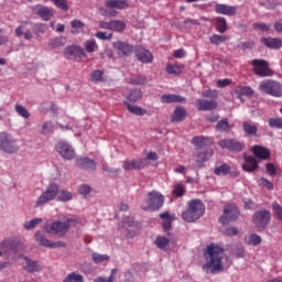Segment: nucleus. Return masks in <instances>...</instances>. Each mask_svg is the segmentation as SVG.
I'll return each mask as SVG.
<instances>
[{
  "instance_id": "nucleus-1",
  "label": "nucleus",
  "mask_w": 282,
  "mask_h": 282,
  "mask_svg": "<svg viewBox=\"0 0 282 282\" xmlns=\"http://www.w3.org/2000/svg\"><path fill=\"white\" fill-rule=\"evenodd\" d=\"M204 258L206 263L203 265V270L207 274L224 272L232 265V261L224 253V249L219 245H208Z\"/></svg>"
},
{
  "instance_id": "nucleus-2",
  "label": "nucleus",
  "mask_w": 282,
  "mask_h": 282,
  "mask_svg": "<svg viewBox=\"0 0 282 282\" xmlns=\"http://www.w3.org/2000/svg\"><path fill=\"white\" fill-rule=\"evenodd\" d=\"M78 224H83V220L78 218H67L66 221H47L44 230L48 232V235H56V237H64L72 228V226H78Z\"/></svg>"
},
{
  "instance_id": "nucleus-3",
  "label": "nucleus",
  "mask_w": 282,
  "mask_h": 282,
  "mask_svg": "<svg viewBox=\"0 0 282 282\" xmlns=\"http://www.w3.org/2000/svg\"><path fill=\"white\" fill-rule=\"evenodd\" d=\"M192 144L194 147H197V154L196 155V162L199 164H203V162H206L208 159L213 158V150L208 149L206 152L204 151L205 147H210L213 144V139L208 137H194L192 140Z\"/></svg>"
},
{
  "instance_id": "nucleus-4",
  "label": "nucleus",
  "mask_w": 282,
  "mask_h": 282,
  "mask_svg": "<svg viewBox=\"0 0 282 282\" xmlns=\"http://www.w3.org/2000/svg\"><path fill=\"white\" fill-rule=\"evenodd\" d=\"M206 213L204 203L199 199H193L188 203V208L182 213V219L188 224L197 221Z\"/></svg>"
},
{
  "instance_id": "nucleus-5",
  "label": "nucleus",
  "mask_w": 282,
  "mask_h": 282,
  "mask_svg": "<svg viewBox=\"0 0 282 282\" xmlns=\"http://www.w3.org/2000/svg\"><path fill=\"white\" fill-rule=\"evenodd\" d=\"M0 151H3L4 153H18L19 152V143L17 139L8 133V132H1L0 133Z\"/></svg>"
},
{
  "instance_id": "nucleus-6",
  "label": "nucleus",
  "mask_w": 282,
  "mask_h": 282,
  "mask_svg": "<svg viewBox=\"0 0 282 282\" xmlns=\"http://www.w3.org/2000/svg\"><path fill=\"white\" fill-rule=\"evenodd\" d=\"M58 197V184L51 183L46 189L35 200V207L45 206L50 202H54Z\"/></svg>"
},
{
  "instance_id": "nucleus-7",
  "label": "nucleus",
  "mask_w": 282,
  "mask_h": 282,
  "mask_svg": "<svg viewBox=\"0 0 282 282\" xmlns=\"http://www.w3.org/2000/svg\"><path fill=\"white\" fill-rule=\"evenodd\" d=\"M259 91H261V94H268L269 96H274L275 98H281L282 86L281 84L274 80L264 79L259 85Z\"/></svg>"
},
{
  "instance_id": "nucleus-8",
  "label": "nucleus",
  "mask_w": 282,
  "mask_h": 282,
  "mask_svg": "<svg viewBox=\"0 0 282 282\" xmlns=\"http://www.w3.org/2000/svg\"><path fill=\"white\" fill-rule=\"evenodd\" d=\"M164 206V196L160 192H151L142 205L143 210H158Z\"/></svg>"
},
{
  "instance_id": "nucleus-9",
  "label": "nucleus",
  "mask_w": 282,
  "mask_h": 282,
  "mask_svg": "<svg viewBox=\"0 0 282 282\" xmlns=\"http://www.w3.org/2000/svg\"><path fill=\"white\" fill-rule=\"evenodd\" d=\"M239 219V209L237 206L229 204L224 207V215L219 217L220 224H230Z\"/></svg>"
},
{
  "instance_id": "nucleus-10",
  "label": "nucleus",
  "mask_w": 282,
  "mask_h": 282,
  "mask_svg": "<svg viewBox=\"0 0 282 282\" xmlns=\"http://www.w3.org/2000/svg\"><path fill=\"white\" fill-rule=\"evenodd\" d=\"M55 149L64 160H74V158H76V151L72 144L67 143L66 141L57 142Z\"/></svg>"
},
{
  "instance_id": "nucleus-11",
  "label": "nucleus",
  "mask_w": 282,
  "mask_h": 282,
  "mask_svg": "<svg viewBox=\"0 0 282 282\" xmlns=\"http://www.w3.org/2000/svg\"><path fill=\"white\" fill-rule=\"evenodd\" d=\"M251 64L253 65V72L257 76H272V69L268 67V62L263 59H253Z\"/></svg>"
},
{
  "instance_id": "nucleus-12",
  "label": "nucleus",
  "mask_w": 282,
  "mask_h": 282,
  "mask_svg": "<svg viewBox=\"0 0 282 282\" xmlns=\"http://www.w3.org/2000/svg\"><path fill=\"white\" fill-rule=\"evenodd\" d=\"M270 217L271 215L268 210L257 212L253 216V223L256 224L257 228H259V230H263V228H265L268 225V221H270Z\"/></svg>"
},
{
  "instance_id": "nucleus-13",
  "label": "nucleus",
  "mask_w": 282,
  "mask_h": 282,
  "mask_svg": "<svg viewBox=\"0 0 282 282\" xmlns=\"http://www.w3.org/2000/svg\"><path fill=\"white\" fill-rule=\"evenodd\" d=\"M34 237L39 246H43V248H61V246H63V242L61 241L52 242L50 239L45 237V234L41 231H36Z\"/></svg>"
},
{
  "instance_id": "nucleus-14",
  "label": "nucleus",
  "mask_w": 282,
  "mask_h": 282,
  "mask_svg": "<svg viewBox=\"0 0 282 282\" xmlns=\"http://www.w3.org/2000/svg\"><path fill=\"white\" fill-rule=\"evenodd\" d=\"M218 147L228 149V151H242L243 149V144L234 139H223L218 142Z\"/></svg>"
},
{
  "instance_id": "nucleus-15",
  "label": "nucleus",
  "mask_w": 282,
  "mask_h": 282,
  "mask_svg": "<svg viewBox=\"0 0 282 282\" xmlns=\"http://www.w3.org/2000/svg\"><path fill=\"white\" fill-rule=\"evenodd\" d=\"M3 254H8L9 259H12L15 261L17 258H14V249H12V239L7 238L2 242H0V257H3Z\"/></svg>"
},
{
  "instance_id": "nucleus-16",
  "label": "nucleus",
  "mask_w": 282,
  "mask_h": 282,
  "mask_svg": "<svg viewBox=\"0 0 282 282\" xmlns=\"http://www.w3.org/2000/svg\"><path fill=\"white\" fill-rule=\"evenodd\" d=\"M147 164H148L147 159H134L130 161H124L123 169L124 171L140 170V169H144Z\"/></svg>"
},
{
  "instance_id": "nucleus-17",
  "label": "nucleus",
  "mask_w": 282,
  "mask_h": 282,
  "mask_svg": "<svg viewBox=\"0 0 282 282\" xmlns=\"http://www.w3.org/2000/svg\"><path fill=\"white\" fill-rule=\"evenodd\" d=\"M19 259H22V265L28 272H41V270H43L41 264L30 260L28 257H19Z\"/></svg>"
},
{
  "instance_id": "nucleus-18",
  "label": "nucleus",
  "mask_w": 282,
  "mask_h": 282,
  "mask_svg": "<svg viewBox=\"0 0 282 282\" xmlns=\"http://www.w3.org/2000/svg\"><path fill=\"white\" fill-rule=\"evenodd\" d=\"M33 11L35 12V14H37V17H41L43 21H50L51 17H54V10L47 7L35 6L33 8Z\"/></svg>"
},
{
  "instance_id": "nucleus-19",
  "label": "nucleus",
  "mask_w": 282,
  "mask_h": 282,
  "mask_svg": "<svg viewBox=\"0 0 282 282\" xmlns=\"http://www.w3.org/2000/svg\"><path fill=\"white\" fill-rule=\"evenodd\" d=\"M113 47L118 51L120 56H131V54H133V46L126 44L124 42H115Z\"/></svg>"
},
{
  "instance_id": "nucleus-20",
  "label": "nucleus",
  "mask_w": 282,
  "mask_h": 282,
  "mask_svg": "<svg viewBox=\"0 0 282 282\" xmlns=\"http://www.w3.org/2000/svg\"><path fill=\"white\" fill-rule=\"evenodd\" d=\"M65 56H78V58H85L87 54L85 50L78 45H70L64 50Z\"/></svg>"
},
{
  "instance_id": "nucleus-21",
  "label": "nucleus",
  "mask_w": 282,
  "mask_h": 282,
  "mask_svg": "<svg viewBox=\"0 0 282 282\" xmlns=\"http://www.w3.org/2000/svg\"><path fill=\"white\" fill-rule=\"evenodd\" d=\"M135 56L141 63H153V54L144 47H139L135 51Z\"/></svg>"
},
{
  "instance_id": "nucleus-22",
  "label": "nucleus",
  "mask_w": 282,
  "mask_h": 282,
  "mask_svg": "<svg viewBox=\"0 0 282 282\" xmlns=\"http://www.w3.org/2000/svg\"><path fill=\"white\" fill-rule=\"evenodd\" d=\"M30 28H32V23H30V22H22L21 25H19L15 29V34L18 36H22V34H23L24 39L26 41H30L32 39V32H30Z\"/></svg>"
},
{
  "instance_id": "nucleus-23",
  "label": "nucleus",
  "mask_w": 282,
  "mask_h": 282,
  "mask_svg": "<svg viewBox=\"0 0 282 282\" xmlns=\"http://www.w3.org/2000/svg\"><path fill=\"white\" fill-rule=\"evenodd\" d=\"M105 6L112 10H127L129 8V0H106Z\"/></svg>"
},
{
  "instance_id": "nucleus-24",
  "label": "nucleus",
  "mask_w": 282,
  "mask_h": 282,
  "mask_svg": "<svg viewBox=\"0 0 282 282\" xmlns=\"http://www.w3.org/2000/svg\"><path fill=\"white\" fill-rule=\"evenodd\" d=\"M261 43L270 50H279L282 47V40L278 37H262Z\"/></svg>"
},
{
  "instance_id": "nucleus-25",
  "label": "nucleus",
  "mask_w": 282,
  "mask_h": 282,
  "mask_svg": "<svg viewBox=\"0 0 282 282\" xmlns=\"http://www.w3.org/2000/svg\"><path fill=\"white\" fill-rule=\"evenodd\" d=\"M217 14H225L226 17H232L237 14V8L226 4H217L215 8Z\"/></svg>"
},
{
  "instance_id": "nucleus-26",
  "label": "nucleus",
  "mask_w": 282,
  "mask_h": 282,
  "mask_svg": "<svg viewBox=\"0 0 282 282\" xmlns=\"http://www.w3.org/2000/svg\"><path fill=\"white\" fill-rule=\"evenodd\" d=\"M251 151L256 158H259V160H268L270 158V150L261 145H253Z\"/></svg>"
},
{
  "instance_id": "nucleus-27",
  "label": "nucleus",
  "mask_w": 282,
  "mask_h": 282,
  "mask_svg": "<svg viewBox=\"0 0 282 282\" xmlns=\"http://www.w3.org/2000/svg\"><path fill=\"white\" fill-rule=\"evenodd\" d=\"M76 162L79 169H86V171H96V162L89 158H79Z\"/></svg>"
},
{
  "instance_id": "nucleus-28",
  "label": "nucleus",
  "mask_w": 282,
  "mask_h": 282,
  "mask_svg": "<svg viewBox=\"0 0 282 282\" xmlns=\"http://www.w3.org/2000/svg\"><path fill=\"white\" fill-rule=\"evenodd\" d=\"M257 159H254V156H245V163L242 165L243 171H246L247 173H252L254 171H257Z\"/></svg>"
},
{
  "instance_id": "nucleus-29",
  "label": "nucleus",
  "mask_w": 282,
  "mask_h": 282,
  "mask_svg": "<svg viewBox=\"0 0 282 282\" xmlns=\"http://www.w3.org/2000/svg\"><path fill=\"white\" fill-rule=\"evenodd\" d=\"M196 107L198 111H209L210 109H215L217 104L215 101L198 99L196 100Z\"/></svg>"
},
{
  "instance_id": "nucleus-30",
  "label": "nucleus",
  "mask_w": 282,
  "mask_h": 282,
  "mask_svg": "<svg viewBox=\"0 0 282 282\" xmlns=\"http://www.w3.org/2000/svg\"><path fill=\"white\" fill-rule=\"evenodd\" d=\"M186 99L180 95H163L161 97V102H164L166 105L171 102H184Z\"/></svg>"
},
{
  "instance_id": "nucleus-31",
  "label": "nucleus",
  "mask_w": 282,
  "mask_h": 282,
  "mask_svg": "<svg viewBox=\"0 0 282 282\" xmlns=\"http://www.w3.org/2000/svg\"><path fill=\"white\" fill-rule=\"evenodd\" d=\"M186 118V109L183 107H176L174 113L172 115V122H182Z\"/></svg>"
},
{
  "instance_id": "nucleus-32",
  "label": "nucleus",
  "mask_w": 282,
  "mask_h": 282,
  "mask_svg": "<svg viewBox=\"0 0 282 282\" xmlns=\"http://www.w3.org/2000/svg\"><path fill=\"white\" fill-rule=\"evenodd\" d=\"M127 24L122 20L110 21V32H124Z\"/></svg>"
},
{
  "instance_id": "nucleus-33",
  "label": "nucleus",
  "mask_w": 282,
  "mask_h": 282,
  "mask_svg": "<svg viewBox=\"0 0 282 282\" xmlns=\"http://www.w3.org/2000/svg\"><path fill=\"white\" fill-rule=\"evenodd\" d=\"M124 105L130 113H133L134 116H147V111L142 107L131 105L127 101H124Z\"/></svg>"
},
{
  "instance_id": "nucleus-34",
  "label": "nucleus",
  "mask_w": 282,
  "mask_h": 282,
  "mask_svg": "<svg viewBox=\"0 0 282 282\" xmlns=\"http://www.w3.org/2000/svg\"><path fill=\"white\" fill-rule=\"evenodd\" d=\"M160 217H161V219L163 220V223H162L163 230H164L165 232L169 231V230H171V224H172L174 217H173V216H170V214L166 213V212L163 213V214H161Z\"/></svg>"
},
{
  "instance_id": "nucleus-35",
  "label": "nucleus",
  "mask_w": 282,
  "mask_h": 282,
  "mask_svg": "<svg viewBox=\"0 0 282 282\" xmlns=\"http://www.w3.org/2000/svg\"><path fill=\"white\" fill-rule=\"evenodd\" d=\"M123 96L130 102H138V100H140L142 98V90L134 89V90L130 91L129 95L127 93H123Z\"/></svg>"
},
{
  "instance_id": "nucleus-36",
  "label": "nucleus",
  "mask_w": 282,
  "mask_h": 282,
  "mask_svg": "<svg viewBox=\"0 0 282 282\" xmlns=\"http://www.w3.org/2000/svg\"><path fill=\"white\" fill-rule=\"evenodd\" d=\"M183 69L184 65L182 64H167L166 66L167 74H173L174 76H178V74H182Z\"/></svg>"
},
{
  "instance_id": "nucleus-37",
  "label": "nucleus",
  "mask_w": 282,
  "mask_h": 282,
  "mask_svg": "<svg viewBox=\"0 0 282 282\" xmlns=\"http://www.w3.org/2000/svg\"><path fill=\"white\" fill-rule=\"evenodd\" d=\"M169 243H171V240L164 236H158L155 239V246L160 248V250H166Z\"/></svg>"
},
{
  "instance_id": "nucleus-38",
  "label": "nucleus",
  "mask_w": 282,
  "mask_h": 282,
  "mask_svg": "<svg viewBox=\"0 0 282 282\" xmlns=\"http://www.w3.org/2000/svg\"><path fill=\"white\" fill-rule=\"evenodd\" d=\"M245 241L249 246H259L261 243V237L257 234H249L246 236Z\"/></svg>"
},
{
  "instance_id": "nucleus-39",
  "label": "nucleus",
  "mask_w": 282,
  "mask_h": 282,
  "mask_svg": "<svg viewBox=\"0 0 282 282\" xmlns=\"http://www.w3.org/2000/svg\"><path fill=\"white\" fill-rule=\"evenodd\" d=\"M215 175H228V173H230V165L224 163L219 166H216L214 170Z\"/></svg>"
},
{
  "instance_id": "nucleus-40",
  "label": "nucleus",
  "mask_w": 282,
  "mask_h": 282,
  "mask_svg": "<svg viewBox=\"0 0 282 282\" xmlns=\"http://www.w3.org/2000/svg\"><path fill=\"white\" fill-rule=\"evenodd\" d=\"M91 259L94 263H97V264L107 263V261H109V257L107 254L96 253V252L91 254Z\"/></svg>"
},
{
  "instance_id": "nucleus-41",
  "label": "nucleus",
  "mask_w": 282,
  "mask_h": 282,
  "mask_svg": "<svg viewBox=\"0 0 282 282\" xmlns=\"http://www.w3.org/2000/svg\"><path fill=\"white\" fill-rule=\"evenodd\" d=\"M84 47L88 54H91L98 50V44L96 43V40H87Z\"/></svg>"
},
{
  "instance_id": "nucleus-42",
  "label": "nucleus",
  "mask_w": 282,
  "mask_h": 282,
  "mask_svg": "<svg viewBox=\"0 0 282 282\" xmlns=\"http://www.w3.org/2000/svg\"><path fill=\"white\" fill-rule=\"evenodd\" d=\"M39 224H43V219L34 218L32 220L24 223L23 228H25V230H32L33 228L37 227Z\"/></svg>"
},
{
  "instance_id": "nucleus-43",
  "label": "nucleus",
  "mask_w": 282,
  "mask_h": 282,
  "mask_svg": "<svg viewBox=\"0 0 282 282\" xmlns=\"http://www.w3.org/2000/svg\"><path fill=\"white\" fill-rule=\"evenodd\" d=\"M70 28H73V34H76L78 32H83L85 23H83L80 20H73L70 22Z\"/></svg>"
},
{
  "instance_id": "nucleus-44",
  "label": "nucleus",
  "mask_w": 282,
  "mask_h": 282,
  "mask_svg": "<svg viewBox=\"0 0 282 282\" xmlns=\"http://www.w3.org/2000/svg\"><path fill=\"white\" fill-rule=\"evenodd\" d=\"M216 30L217 32H220V34H224L227 30L226 19L224 18H217L216 19Z\"/></svg>"
},
{
  "instance_id": "nucleus-45",
  "label": "nucleus",
  "mask_w": 282,
  "mask_h": 282,
  "mask_svg": "<svg viewBox=\"0 0 282 282\" xmlns=\"http://www.w3.org/2000/svg\"><path fill=\"white\" fill-rule=\"evenodd\" d=\"M73 195L68 191L65 189H58L57 199L59 202H69L72 199Z\"/></svg>"
},
{
  "instance_id": "nucleus-46",
  "label": "nucleus",
  "mask_w": 282,
  "mask_h": 282,
  "mask_svg": "<svg viewBox=\"0 0 282 282\" xmlns=\"http://www.w3.org/2000/svg\"><path fill=\"white\" fill-rule=\"evenodd\" d=\"M65 282H85V280L80 273L72 272L66 276Z\"/></svg>"
},
{
  "instance_id": "nucleus-47",
  "label": "nucleus",
  "mask_w": 282,
  "mask_h": 282,
  "mask_svg": "<svg viewBox=\"0 0 282 282\" xmlns=\"http://www.w3.org/2000/svg\"><path fill=\"white\" fill-rule=\"evenodd\" d=\"M116 274H118V270L112 269L109 278L99 276L95 279L94 282H113L116 280Z\"/></svg>"
},
{
  "instance_id": "nucleus-48",
  "label": "nucleus",
  "mask_w": 282,
  "mask_h": 282,
  "mask_svg": "<svg viewBox=\"0 0 282 282\" xmlns=\"http://www.w3.org/2000/svg\"><path fill=\"white\" fill-rule=\"evenodd\" d=\"M15 112L18 113V116H21V118H30V112L25 107H23V105H15Z\"/></svg>"
},
{
  "instance_id": "nucleus-49",
  "label": "nucleus",
  "mask_w": 282,
  "mask_h": 282,
  "mask_svg": "<svg viewBox=\"0 0 282 282\" xmlns=\"http://www.w3.org/2000/svg\"><path fill=\"white\" fill-rule=\"evenodd\" d=\"M243 131L247 133V135H254V133H257V126L249 123V122H245L242 124Z\"/></svg>"
},
{
  "instance_id": "nucleus-50",
  "label": "nucleus",
  "mask_w": 282,
  "mask_h": 282,
  "mask_svg": "<svg viewBox=\"0 0 282 282\" xmlns=\"http://www.w3.org/2000/svg\"><path fill=\"white\" fill-rule=\"evenodd\" d=\"M269 127L272 129H282V118H270Z\"/></svg>"
},
{
  "instance_id": "nucleus-51",
  "label": "nucleus",
  "mask_w": 282,
  "mask_h": 282,
  "mask_svg": "<svg viewBox=\"0 0 282 282\" xmlns=\"http://www.w3.org/2000/svg\"><path fill=\"white\" fill-rule=\"evenodd\" d=\"M209 41L213 45H221V43H225L226 36L214 34L210 36Z\"/></svg>"
},
{
  "instance_id": "nucleus-52",
  "label": "nucleus",
  "mask_w": 282,
  "mask_h": 282,
  "mask_svg": "<svg viewBox=\"0 0 282 282\" xmlns=\"http://www.w3.org/2000/svg\"><path fill=\"white\" fill-rule=\"evenodd\" d=\"M96 39H99V41H111L113 34L109 33V32H102L99 31L95 34Z\"/></svg>"
},
{
  "instance_id": "nucleus-53",
  "label": "nucleus",
  "mask_w": 282,
  "mask_h": 282,
  "mask_svg": "<svg viewBox=\"0 0 282 282\" xmlns=\"http://www.w3.org/2000/svg\"><path fill=\"white\" fill-rule=\"evenodd\" d=\"M52 2L59 10H64V12H67V10H69V6H67V1L66 0H52Z\"/></svg>"
},
{
  "instance_id": "nucleus-54",
  "label": "nucleus",
  "mask_w": 282,
  "mask_h": 282,
  "mask_svg": "<svg viewBox=\"0 0 282 282\" xmlns=\"http://www.w3.org/2000/svg\"><path fill=\"white\" fill-rule=\"evenodd\" d=\"M54 129H56V126L52 121H46L42 126L43 133H53Z\"/></svg>"
},
{
  "instance_id": "nucleus-55",
  "label": "nucleus",
  "mask_w": 282,
  "mask_h": 282,
  "mask_svg": "<svg viewBox=\"0 0 282 282\" xmlns=\"http://www.w3.org/2000/svg\"><path fill=\"white\" fill-rule=\"evenodd\" d=\"M184 193H186V188L184 187V185L182 184L174 185L173 194L176 195V197H182Z\"/></svg>"
},
{
  "instance_id": "nucleus-56",
  "label": "nucleus",
  "mask_w": 282,
  "mask_h": 282,
  "mask_svg": "<svg viewBox=\"0 0 282 282\" xmlns=\"http://www.w3.org/2000/svg\"><path fill=\"white\" fill-rule=\"evenodd\" d=\"M218 131H230V124L227 120H221L217 123Z\"/></svg>"
},
{
  "instance_id": "nucleus-57",
  "label": "nucleus",
  "mask_w": 282,
  "mask_h": 282,
  "mask_svg": "<svg viewBox=\"0 0 282 282\" xmlns=\"http://www.w3.org/2000/svg\"><path fill=\"white\" fill-rule=\"evenodd\" d=\"M259 186H263L264 188H268L269 191H272L274 188V185L265 178H260L258 181Z\"/></svg>"
},
{
  "instance_id": "nucleus-58",
  "label": "nucleus",
  "mask_w": 282,
  "mask_h": 282,
  "mask_svg": "<svg viewBox=\"0 0 282 282\" xmlns=\"http://www.w3.org/2000/svg\"><path fill=\"white\" fill-rule=\"evenodd\" d=\"M131 85H147V78L144 76H138L130 80Z\"/></svg>"
},
{
  "instance_id": "nucleus-59",
  "label": "nucleus",
  "mask_w": 282,
  "mask_h": 282,
  "mask_svg": "<svg viewBox=\"0 0 282 282\" xmlns=\"http://www.w3.org/2000/svg\"><path fill=\"white\" fill-rule=\"evenodd\" d=\"M238 94H240V96H252L254 93L252 91V88L245 86L238 89Z\"/></svg>"
},
{
  "instance_id": "nucleus-60",
  "label": "nucleus",
  "mask_w": 282,
  "mask_h": 282,
  "mask_svg": "<svg viewBox=\"0 0 282 282\" xmlns=\"http://www.w3.org/2000/svg\"><path fill=\"white\" fill-rule=\"evenodd\" d=\"M91 80H94L95 83H100V80H102V70L97 69L93 72Z\"/></svg>"
},
{
  "instance_id": "nucleus-61",
  "label": "nucleus",
  "mask_w": 282,
  "mask_h": 282,
  "mask_svg": "<svg viewBox=\"0 0 282 282\" xmlns=\"http://www.w3.org/2000/svg\"><path fill=\"white\" fill-rule=\"evenodd\" d=\"M50 45L53 50H56L63 45V42L61 41L59 37H55V39L51 40Z\"/></svg>"
},
{
  "instance_id": "nucleus-62",
  "label": "nucleus",
  "mask_w": 282,
  "mask_h": 282,
  "mask_svg": "<svg viewBox=\"0 0 282 282\" xmlns=\"http://www.w3.org/2000/svg\"><path fill=\"white\" fill-rule=\"evenodd\" d=\"M78 193L80 195H89L91 193V187H89V185H82L78 188Z\"/></svg>"
},
{
  "instance_id": "nucleus-63",
  "label": "nucleus",
  "mask_w": 282,
  "mask_h": 282,
  "mask_svg": "<svg viewBox=\"0 0 282 282\" xmlns=\"http://www.w3.org/2000/svg\"><path fill=\"white\" fill-rule=\"evenodd\" d=\"M254 30H260L261 32H268L270 30V26H268L264 23H256L253 24Z\"/></svg>"
},
{
  "instance_id": "nucleus-64",
  "label": "nucleus",
  "mask_w": 282,
  "mask_h": 282,
  "mask_svg": "<svg viewBox=\"0 0 282 282\" xmlns=\"http://www.w3.org/2000/svg\"><path fill=\"white\" fill-rule=\"evenodd\" d=\"M173 56L174 58H184V56H186V51L182 48L176 50L174 51Z\"/></svg>"
}]
</instances>
